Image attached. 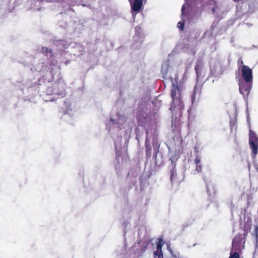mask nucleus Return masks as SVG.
I'll list each match as a JSON object with an SVG mask.
<instances>
[{"mask_svg": "<svg viewBox=\"0 0 258 258\" xmlns=\"http://www.w3.org/2000/svg\"><path fill=\"white\" fill-rule=\"evenodd\" d=\"M170 78L172 83L171 96L173 100L170 110L173 115H180L182 110L184 108V105L181 100V92L178 87L176 78L173 80L171 77L170 76Z\"/></svg>", "mask_w": 258, "mask_h": 258, "instance_id": "nucleus-1", "label": "nucleus"}, {"mask_svg": "<svg viewBox=\"0 0 258 258\" xmlns=\"http://www.w3.org/2000/svg\"><path fill=\"white\" fill-rule=\"evenodd\" d=\"M249 145L252 151V157L254 158L257 155L258 150V136L252 130H249Z\"/></svg>", "mask_w": 258, "mask_h": 258, "instance_id": "nucleus-2", "label": "nucleus"}, {"mask_svg": "<svg viewBox=\"0 0 258 258\" xmlns=\"http://www.w3.org/2000/svg\"><path fill=\"white\" fill-rule=\"evenodd\" d=\"M242 77L245 82L251 83L253 78L252 70L246 66H243L241 68Z\"/></svg>", "mask_w": 258, "mask_h": 258, "instance_id": "nucleus-3", "label": "nucleus"}, {"mask_svg": "<svg viewBox=\"0 0 258 258\" xmlns=\"http://www.w3.org/2000/svg\"><path fill=\"white\" fill-rule=\"evenodd\" d=\"M251 89V83H247L243 81L239 83V91L244 97L247 96Z\"/></svg>", "mask_w": 258, "mask_h": 258, "instance_id": "nucleus-4", "label": "nucleus"}, {"mask_svg": "<svg viewBox=\"0 0 258 258\" xmlns=\"http://www.w3.org/2000/svg\"><path fill=\"white\" fill-rule=\"evenodd\" d=\"M132 0H129L132 11L133 15H134V13H138L140 11L143 5V0H135L133 3H132Z\"/></svg>", "mask_w": 258, "mask_h": 258, "instance_id": "nucleus-5", "label": "nucleus"}, {"mask_svg": "<svg viewBox=\"0 0 258 258\" xmlns=\"http://www.w3.org/2000/svg\"><path fill=\"white\" fill-rule=\"evenodd\" d=\"M164 241L162 239H159L157 244V249L154 252V258H163L162 251Z\"/></svg>", "mask_w": 258, "mask_h": 258, "instance_id": "nucleus-6", "label": "nucleus"}, {"mask_svg": "<svg viewBox=\"0 0 258 258\" xmlns=\"http://www.w3.org/2000/svg\"><path fill=\"white\" fill-rule=\"evenodd\" d=\"M161 71L165 76H167L168 73H170L171 68L169 66V61H166L163 63Z\"/></svg>", "mask_w": 258, "mask_h": 258, "instance_id": "nucleus-7", "label": "nucleus"}, {"mask_svg": "<svg viewBox=\"0 0 258 258\" xmlns=\"http://www.w3.org/2000/svg\"><path fill=\"white\" fill-rule=\"evenodd\" d=\"M116 117L111 118L110 121L113 123L118 125L120 126V124H122L124 121L123 117L121 118L119 115H117Z\"/></svg>", "mask_w": 258, "mask_h": 258, "instance_id": "nucleus-8", "label": "nucleus"}, {"mask_svg": "<svg viewBox=\"0 0 258 258\" xmlns=\"http://www.w3.org/2000/svg\"><path fill=\"white\" fill-rule=\"evenodd\" d=\"M200 162H201V158L198 156L196 157V158L195 159V163L196 164V170L198 172H201V169H202L201 165Z\"/></svg>", "mask_w": 258, "mask_h": 258, "instance_id": "nucleus-9", "label": "nucleus"}, {"mask_svg": "<svg viewBox=\"0 0 258 258\" xmlns=\"http://www.w3.org/2000/svg\"><path fill=\"white\" fill-rule=\"evenodd\" d=\"M239 237L236 236L233 240L232 242V246L234 248L238 246L239 244Z\"/></svg>", "mask_w": 258, "mask_h": 258, "instance_id": "nucleus-10", "label": "nucleus"}, {"mask_svg": "<svg viewBox=\"0 0 258 258\" xmlns=\"http://www.w3.org/2000/svg\"><path fill=\"white\" fill-rule=\"evenodd\" d=\"M254 233L256 237V247L258 248V226H255Z\"/></svg>", "mask_w": 258, "mask_h": 258, "instance_id": "nucleus-11", "label": "nucleus"}, {"mask_svg": "<svg viewBox=\"0 0 258 258\" xmlns=\"http://www.w3.org/2000/svg\"><path fill=\"white\" fill-rule=\"evenodd\" d=\"M229 258H239V255L237 252L231 253Z\"/></svg>", "mask_w": 258, "mask_h": 258, "instance_id": "nucleus-12", "label": "nucleus"}, {"mask_svg": "<svg viewBox=\"0 0 258 258\" xmlns=\"http://www.w3.org/2000/svg\"><path fill=\"white\" fill-rule=\"evenodd\" d=\"M183 23L181 22H179L177 24V27L180 30H182L183 29Z\"/></svg>", "mask_w": 258, "mask_h": 258, "instance_id": "nucleus-13", "label": "nucleus"}, {"mask_svg": "<svg viewBox=\"0 0 258 258\" xmlns=\"http://www.w3.org/2000/svg\"><path fill=\"white\" fill-rule=\"evenodd\" d=\"M186 5L185 4H184L182 6V14L183 15V13H184V9H185V7H186Z\"/></svg>", "mask_w": 258, "mask_h": 258, "instance_id": "nucleus-14", "label": "nucleus"}, {"mask_svg": "<svg viewBox=\"0 0 258 258\" xmlns=\"http://www.w3.org/2000/svg\"><path fill=\"white\" fill-rule=\"evenodd\" d=\"M198 76L200 75L199 69L198 67L195 68Z\"/></svg>", "mask_w": 258, "mask_h": 258, "instance_id": "nucleus-15", "label": "nucleus"}, {"mask_svg": "<svg viewBox=\"0 0 258 258\" xmlns=\"http://www.w3.org/2000/svg\"><path fill=\"white\" fill-rule=\"evenodd\" d=\"M168 249L170 251L171 253H172V251L169 246H168Z\"/></svg>", "mask_w": 258, "mask_h": 258, "instance_id": "nucleus-16", "label": "nucleus"}, {"mask_svg": "<svg viewBox=\"0 0 258 258\" xmlns=\"http://www.w3.org/2000/svg\"><path fill=\"white\" fill-rule=\"evenodd\" d=\"M188 1V0H185V1H186V3H187V1Z\"/></svg>", "mask_w": 258, "mask_h": 258, "instance_id": "nucleus-17", "label": "nucleus"}]
</instances>
